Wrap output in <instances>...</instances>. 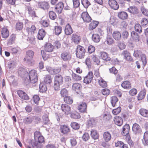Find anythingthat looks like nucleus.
Returning a JSON list of instances; mask_svg holds the SVG:
<instances>
[{
	"label": "nucleus",
	"mask_w": 148,
	"mask_h": 148,
	"mask_svg": "<svg viewBox=\"0 0 148 148\" xmlns=\"http://www.w3.org/2000/svg\"><path fill=\"white\" fill-rule=\"evenodd\" d=\"M131 36L132 39L136 41L137 42L139 40V36L137 33L135 31H132L131 33Z\"/></svg>",
	"instance_id": "obj_35"
},
{
	"label": "nucleus",
	"mask_w": 148,
	"mask_h": 148,
	"mask_svg": "<svg viewBox=\"0 0 148 148\" xmlns=\"http://www.w3.org/2000/svg\"><path fill=\"white\" fill-rule=\"evenodd\" d=\"M127 10L131 14L135 15L138 14L139 12L138 9L135 6L130 7L128 8Z\"/></svg>",
	"instance_id": "obj_11"
},
{
	"label": "nucleus",
	"mask_w": 148,
	"mask_h": 148,
	"mask_svg": "<svg viewBox=\"0 0 148 148\" xmlns=\"http://www.w3.org/2000/svg\"><path fill=\"white\" fill-rule=\"evenodd\" d=\"M118 101V99L115 96H113L110 98V102L113 107L116 106V104Z\"/></svg>",
	"instance_id": "obj_43"
},
{
	"label": "nucleus",
	"mask_w": 148,
	"mask_h": 148,
	"mask_svg": "<svg viewBox=\"0 0 148 148\" xmlns=\"http://www.w3.org/2000/svg\"><path fill=\"white\" fill-rule=\"evenodd\" d=\"M81 39L80 36L77 34H74L72 35L71 40L75 44H78Z\"/></svg>",
	"instance_id": "obj_19"
},
{
	"label": "nucleus",
	"mask_w": 148,
	"mask_h": 148,
	"mask_svg": "<svg viewBox=\"0 0 148 148\" xmlns=\"http://www.w3.org/2000/svg\"><path fill=\"white\" fill-rule=\"evenodd\" d=\"M81 3L85 8H87L91 4L88 0H81Z\"/></svg>",
	"instance_id": "obj_50"
},
{
	"label": "nucleus",
	"mask_w": 148,
	"mask_h": 148,
	"mask_svg": "<svg viewBox=\"0 0 148 148\" xmlns=\"http://www.w3.org/2000/svg\"><path fill=\"white\" fill-rule=\"evenodd\" d=\"M49 15L50 18L51 19L54 20L56 17V13L53 11H50L49 12Z\"/></svg>",
	"instance_id": "obj_62"
},
{
	"label": "nucleus",
	"mask_w": 148,
	"mask_h": 148,
	"mask_svg": "<svg viewBox=\"0 0 148 148\" xmlns=\"http://www.w3.org/2000/svg\"><path fill=\"white\" fill-rule=\"evenodd\" d=\"M71 126L73 129L75 130L78 129L79 127V124L75 122H72L71 124Z\"/></svg>",
	"instance_id": "obj_64"
},
{
	"label": "nucleus",
	"mask_w": 148,
	"mask_h": 148,
	"mask_svg": "<svg viewBox=\"0 0 148 148\" xmlns=\"http://www.w3.org/2000/svg\"><path fill=\"white\" fill-rule=\"evenodd\" d=\"M132 129L133 131L136 134H141L142 133L140 126L136 123L133 124Z\"/></svg>",
	"instance_id": "obj_8"
},
{
	"label": "nucleus",
	"mask_w": 148,
	"mask_h": 148,
	"mask_svg": "<svg viewBox=\"0 0 148 148\" xmlns=\"http://www.w3.org/2000/svg\"><path fill=\"white\" fill-rule=\"evenodd\" d=\"M55 81L58 82L61 84L63 83V79L62 76L58 74L56 75L55 77Z\"/></svg>",
	"instance_id": "obj_37"
},
{
	"label": "nucleus",
	"mask_w": 148,
	"mask_h": 148,
	"mask_svg": "<svg viewBox=\"0 0 148 148\" xmlns=\"http://www.w3.org/2000/svg\"><path fill=\"white\" fill-rule=\"evenodd\" d=\"M122 87L124 89L129 90L131 88L130 82L128 81H124L121 84Z\"/></svg>",
	"instance_id": "obj_28"
},
{
	"label": "nucleus",
	"mask_w": 148,
	"mask_h": 148,
	"mask_svg": "<svg viewBox=\"0 0 148 148\" xmlns=\"http://www.w3.org/2000/svg\"><path fill=\"white\" fill-rule=\"evenodd\" d=\"M114 122L115 124L119 126H121L123 122L122 118L118 116H116L114 117Z\"/></svg>",
	"instance_id": "obj_20"
},
{
	"label": "nucleus",
	"mask_w": 148,
	"mask_h": 148,
	"mask_svg": "<svg viewBox=\"0 0 148 148\" xmlns=\"http://www.w3.org/2000/svg\"><path fill=\"white\" fill-rule=\"evenodd\" d=\"M82 87L81 84L78 83H74L72 86L73 90L78 94L81 93V90Z\"/></svg>",
	"instance_id": "obj_6"
},
{
	"label": "nucleus",
	"mask_w": 148,
	"mask_h": 148,
	"mask_svg": "<svg viewBox=\"0 0 148 148\" xmlns=\"http://www.w3.org/2000/svg\"><path fill=\"white\" fill-rule=\"evenodd\" d=\"M38 4L39 8L45 10H48L50 7L49 3L45 1L38 2Z\"/></svg>",
	"instance_id": "obj_7"
},
{
	"label": "nucleus",
	"mask_w": 148,
	"mask_h": 148,
	"mask_svg": "<svg viewBox=\"0 0 148 148\" xmlns=\"http://www.w3.org/2000/svg\"><path fill=\"white\" fill-rule=\"evenodd\" d=\"M46 85L43 83H41L39 85V91L42 93L45 92L47 90Z\"/></svg>",
	"instance_id": "obj_41"
},
{
	"label": "nucleus",
	"mask_w": 148,
	"mask_h": 148,
	"mask_svg": "<svg viewBox=\"0 0 148 148\" xmlns=\"http://www.w3.org/2000/svg\"><path fill=\"white\" fill-rule=\"evenodd\" d=\"M60 94L62 97H65L68 96V91L65 88H64L60 90Z\"/></svg>",
	"instance_id": "obj_55"
},
{
	"label": "nucleus",
	"mask_w": 148,
	"mask_h": 148,
	"mask_svg": "<svg viewBox=\"0 0 148 148\" xmlns=\"http://www.w3.org/2000/svg\"><path fill=\"white\" fill-rule=\"evenodd\" d=\"M108 4L114 10H117L119 7L118 4L115 0H109Z\"/></svg>",
	"instance_id": "obj_16"
},
{
	"label": "nucleus",
	"mask_w": 148,
	"mask_h": 148,
	"mask_svg": "<svg viewBox=\"0 0 148 148\" xmlns=\"http://www.w3.org/2000/svg\"><path fill=\"white\" fill-rule=\"evenodd\" d=\"M64 101L66 103L71 104L73 102V100L70 96H67L64 98Z\"/></svg>",
	"instance_id": "obj_42"
},
{
	"label": "nucleus",
	"mask_w": 148,
	"mask_h": 148,
	"mask_svg": "<svg viewBox=\"0 0 148 148\" xmlns=\"http://www.w3.org/2000/svg\"><path fill=\"white\" fill-rule=\"evenodd\" d=\"M91 135L92 138L95 140L98 139L99 138V135L97 130H92L91 131Z\"/></svg>",
	"instance_id": "obj_36"
},
{
	"label": "nucleus",
	"mask_w": 148,
	"mask_h": 148,
	"mask_svg": "<svg viewBox=\"0 0 148 148\" xmlns=\"http://www.w3.org/2000/svg\"><path fill=\"white\" fill-rule=\"evenodd\" d=\"M46 34L45 30L42 29L39 30L38 34V38L39 40H42Z\"/></svg>",
	"instance_id": "obj_27"
},
{
	"label": "nucleus",
	"mask_w": 148,
	"mask_h": 148,
	"mask_svg": "<svg viewBox=\"0 0 148 148\" xmlns=\"http://www.w3.org/2000/svg\"><path fill=\"white\" fill-rule=\"evenodd\" d=\"M70 117L72 118L75 119H79L80 116L79 113L76 111H74L71 112Z\"/></svg>",
	"instance_id": "obj_39"
},
{
	"label": "nucleus",
	"mask_w": 148,
	"mask_h": 148,
	"mask_svg": "<svg viewBox=\"0 0 148 148\" xmlns=\"http://www.w3.org/2000/svg\"><path fill=\"white\" fill-rule=\"evenodd\" d=\"M52 78L49 75L46 76L44 79L45 82L47 84H50L52 82Z\"/></svg>",
	"instance_id": "obj_58"
},
{
	"label": "nucleus",
	"mask_w": 148,
	"mask_h": 148,
	"mask_svg": "<svg viewBox=\"0 0 148 148\" xmlns=\"http://www.w3.org/2000/svg\"><path fill=\"white\" fill-rule=\"evenodd\" d=\"M34 138L35 141L31 143V145L34 147L38 146V143H41L44 141V138L39 131H36L34 132Z\"/></svg>",
	"instance_id": "obj_1"
},
{
	"label": "nucleus",
	"mask_w": 148,
	"mask_h": 148,
	"mask_svg": "<svg viewBox=\"0 0 148 148\" xmlns=\"http://www.w3.org/2000/svg\"><path fill=\"white\" fill-rule=\"evenodd\" d=\"M2 37L4 38H7L9 36V32L8 29L6 28H3L1 31Z\"/></svg>",
	"instance_id": "obj_33"
},
{
	"label": "nucleus",
	"mask_w": 148,
	"mask_h": 148,
	"mask_svg": "<svg viewBox=\"0 0 148 148\" xmlns=\"http://www.w3.org/2000/svg\"><path fill=\"white\" fill-rule=\"evenodd\" d=\"M135 29L136 32L140 34L142 32V27L139 24H136L135 26Z\"/></svg>",
	"instance_id": "obj_61"
},
{
	"label": "nucleus",
	"mask_w": 148,
	"mask_h": 148,
	"mask_svg": "<svg viewBox=\"0 0 148 148\" xmlns=\"http://www.w3.org/2000/svg\"><path fill=\"white\" fill-rule=\"evenodd\" d=\"M17 93L19 96L23 99L27 100L29 99L27 95L22 90H18L17 91Z\"/></svg>",
	"instance_id": "obj_18"
},
{
	"label": "nucleus",
	"mask_w": 148,
	"mask_h": 148,
	"mask_svg": "<svg viewBox=\"0 0 148 148\" xmlns=\"http://www.w3.org/2000/svg\"><path fill=\"white\" fill-rule=\"evenodd\" d=\"M130 130V127L128 124H125L123 127V132L122 134L123 136L129 134V132Z\"/></svg>",
	"instance_id": "obj_26"
},
{
	"label": "nucleus",
	"mask_w": 148,
	"mask_h": 148,
	"mask_svg": "<svg viewBox=\"0 0 148 148\" xmlns=\"http://www.w3.org/2000/svg\"><path fill=\"white\" fill-rule=\"evenodd\" d=\"M21 50L20 47H12L11 48V51L12 54H16Z\"/></svg>",
	"instance_id": "obj_56"
},
{
	"label": "nucleus",
	"mask_w": 148,
	"mask_h": 148,
	"mask_svg": "<svg viewBox=\"0 0 148 148\" xmlns=\"http://www.w3.org/2000/svg\"><path fill=\"white\" fill-rule=\"evenodd\" d=\"M45 50L50 52L53 51L54 46L50 43L47 42L44 46Z\"/></svg>",
	"instance_id": "obj_23"
},
{
	"label": "nucleus",
	"mask_w": 148,
	"mask_h": 148,
	"mask_svg": "<svg viewBox=\"0 0 148 148\" xmlns=\"http://www.w3.org/2000/svg\"><path fill=\"white\" fill-rule=\"evenodd\" d=\"M34 54V52L31 50H29L27 51L26 52V58L24 59L25 61L26 60V58H29V59L27 60V61L29 62L28 64H31V61L29 60L32 59L33 58Z\"/></svg>",
	"instance_id": "obj_13"
},
{
	"label": "nucleus",
	"mask_w": 148,
	"mask_h": 148,
	"mask_svg": "<svg viewBox=\"0 0 148 148\" xmlns=\"http://www.w3.org/2000/svg\"><path fill=\"white\" fill-rule=\"evenodd\" d=\"M16 36L14 34H12L10 36L8 43L10 45H12L14 43L15 40Z\"/></svg>",
	"instance_id": "obj_53"
},
{
	"label": "nucleus",
	"mask_w": 148,
	"mask_h": 148,
	"mask_svg": "<svg viewBox=\"0 0 148 148\" xmlns=\"http://www.w3.org/2000/svg\"><path fill=\"white\" fill-rule=\"evenodd\" d=\"M93 76L92 72L90 71L89 72L87 75L84 78V82L88 84L90 83L92 81Z\"/></svg>",
	"instance_id": "obj_12"
},
{
	"label": "nucleus",
	"mask_w": 148,
	"mask_h": 148,
	"mask_svg": "<svg viewBox=\"0 0 148 148\" xmlns=\"http://www.w3.org/2000/svg\"><path fill=\"white\" fill-rule=\"evenodd\" d=\"M27 10L28 14L32 17H36V16L35 12L34 9L30 6L27 7Z\"/></svg>",
	"instance_id": "obj_38"
},
{
	"label": "nucleus",
	"mask_w": 148,
	"mask_h": 148,
	"mask_svg": "<svg viewBox=\"0 0 148 148\" xmlns=\"http://www.w3.org/2000/svg\"><path fill=\"white\" fill-rule=\"evenodd\" d=\"M64 7L63 3L62 2L58 3L56 5L55 9L58 14L61 13Z\"/></svg>",
	"instance_id": "obj_24"
},
{
	"label": "nucleus",
	"mask_w": 148,
	"mask_h": 148,
	"mask_svg": "<svg viewBox=\"0 0 148 148\" xmlns=\"http://www.w3.org/2000/svg\"><path fill=\"white\" fill-rule=\"evenodd\" d=\"M61 109L65 115H68L71 113V107L67 104H62L61 106Z\"/></svg>",
	"instance_id": "obj_5"
},
{
	"label": "nucleus",
	"mask_w": 148,
	"mask_h": 148,
	"mask_svg": "<svg viewBox=\"0 0 148 148\" xmlns=\"http://www.w3.org/2000/svg\"><path fill=\"white\" fill-rule=\"evenodd\" d=\"M118 17L122 20H124L128 18V15L127 13L124 11L119 12L118 13Z\"/></svg>",
	"instance_id": "obj_21"
},
{
	"label": "nucleus",
	"mask_w": 148,
	"mask_h": 148,
	"mask_svg": "<svg viewBox=\"0 0 148 148\" xmlns=\"http://www.w3.org/2000/svg\"><path fill=\"white\" fill-rule=\"evenodd\" d=\"M36 29L35 26L32 25L31 27H27L26 28V31L29 34H32L34 33V31H35Z\"/></svg>",
	"instance_id": "obj_44"
},
{
	"label": "nucleus",
	"mask_w": 148,
	"mask_h": 148,
	"mask_svg": "<svg viewBox=\"0 0 148 148\" xmlns=\"http://www.w3.org/2000/svg\"><path fill=\"white\" fill-rule=\"evenodd\" d=\"M98 82L100 86L102 87H106L107 86V82L102 78H101L99 80Z\"/></svg>",
	"instance_id": "obj_51"
},
{
	"label": "nucleus",
	"mask_w": 148,
	"mask_h": 148,
	"mask_svg": "<svg viewBox=\"0 0 148 148\" xmlns=\"http://www.w3.org/2000/svg\"><path fill=\"white\" fill-rule=\"evenodd\" d=\"M100 57L105 61H110L111 60V58L108 56V53L105 52L101 51L100 53Z\"/></svg>",
	"instance_id": "obj_17"
},
{
	"label": "nucleus",
	"mask_w": 148,
	"mask_h": 148,
	"mask_svg": "<svg viewBox=\"0 0 148 148\" xmlns=\"http://www.w3.org/2000/svg\"><path fill=\"white\" fill-rule=\"evenodd\" d=\"M60 131L64 134H66L70 132L71 130L69 126L67 125H60Z\"/></svg>",
	"instance_id": "obj_10"
},
{
	"label": "nucleus",
	"mask_w": 148,
	"mask_h": 148,
	"mask_svg": "<svg viewBox=\"0 0 148 148\" xmlns=\"http://www.w3.org/2000/svg\"><path fill=\"white\" fill-rule=\"evenodd\" d=\"M146 93V90L143 89L140 91L137 96V99L138 100H141L143 99L145 97Z\"/></svg>",
	"instance_id": "obj_25"
},
{
	"label": "nucleus",
	"mask_w": 148,
	"mask_h": 148,
	"mask_svg": "<svg viewBox=\"0 0 148 148\" xmlns=\"http://www.w3.org/2000/svg\"><path fill=\"white\" fill-rule=\"evenodd\" d=\"M72 77L73 79L76 81H79L82 79V77L75 73H73Z\"/></svg>",
	"instance_id": "obj_52"
},
{
	"label": "nucleus",
	"mask_w": 148,
	"mask_h": 148,
	"mask_svg": "<svg viewBox=\"0 0 148 148\" xmlns=\"http://www.w3.org/2000/svg\"><path fill=\"white\" fill-rule=\"evenodd\" d=\"M112 118V116L108 114H105L103 116V119L106 121L110 120Z\"/></svg>",
	"instance_id": "obj_63"
},
{
	"label": "nucleus",
	"mask_w": 148,
	"mask_h": 148,
	"mask_svg": "<svg viewBox=\"0 0 148 148\" xmlns=\"http://www.w3.org/2000/svg\"><path fill=\"white\" fill-rule=\"evenodd\" d=\"M125 140L131 146H132L133 145V142L131 139L130 136L129 134H128L125 135Z\"/></svg>",
	"instance_id": "obj_46"
},
{
	"label": "nucleus",
	"mask_w": 148,
	"mask_h": 148,
	"mask_svg": "<svg viewBox=\"0 0 148 148\" xmlns=\"http://www.w3.org/2000/svg\"><path fill=\"white\" fill-rule=\"evenodd\" d=\"M92 60L97 65H99L100 64V60L98 58L96 55H93L92 56Z\"/></svg>",
	"instance_id": "obj_59"
},
{
	"label": "nucleus",
	"mask_w": 148,
	"mask_h": 148,
	"mask_svg": "<svg viewBox=\"0 0 148 148\" xmlns=\"http://www.w3.org/2000/svg\"><path fill=\"white\" fill-rule=\"evenodd\" d=\"M125 140L131 146H132L133 145V142L131 139L130 136L129 134H128L125 135Z\"/></svg>",
	"instance_id": "obj_47"
},
{
	"label": "nucleus",
	"mask_w": 148,
	"mask_h": 148,
	"mask_svg": "<svg viewBox=\"0 0 148 148\" xmlns=\"http://www.w3.org/2000/svg\"><path fill=\"white\" fill-rule=\"evenodd\" d=\"M111 135L108 132H105L103 134V138L106 142H108L110 140Z\"/></svg>",
	"instance_id": "obj_32"
},
{
	"label": "nucleus",
	"mask_w": 148,
	"mask_h": 148,
	"mask_svg": "<svg viewBox=\"0 0 148 148\" xmlns=\"http://www.w3.org/2000/svg\"><path fill=\"white\" fill-rule=\"evenodd\" d=\"M33 120V117L29 116L25 118L24 119L23 121L25 124H28L31 123Z\"/></svg>",
	"instance_id": "obj_48"
},
{
	"label": "nucleus",
	"mask_w": 148,
	"mask_h": 148,
	"mask_svg": "<svg viewBox=\"0 0 148 148\" xmlns=\"http://www.w3.org/2000/svg\"><path fill=\"white\" fill-rule=\"evenodd\" d=\"M64 31L66 35H69L73 33V30L69 24L66 25Z\"/></svg>",
	"instance_id": "obj_22"
},
{
	"label": "nucleus",
	"mask_w": 148,
	"mask_h": 148,
	"mask_svg": "<svg viewBox=\"0 0 148 148\" xmlns=\"http://www.w3.org/2000/svg\"><path fill=\"white\" fill-rule=\"evenodd\" d=\"M81 17L84 21L87 23L90 22L92 20L91 17L87 12H83L81 14Z\"/></svg>",
	"instance_id": "obj_14"
},
{
	"label": "nucleus",
	"mask_w": 148,
	"mask_h": 148,
	"mask_svg": "<svg viewBox=\"0 0 148 148\" xmlns=\"http://www.w3.org/2000/svg\"><path fill=\"white\" fill-rule=\"evenodd\" d=\"M87 105L84 102H82L78 106V110L81 113H84L86 112Z\"/></svg>",
	"instance_id": "obj_9"
},
{
	"label": "nucleus",
	"mask_w": 148,
	"mask_h": 148,
	"mask_svg": "<svg viewBox=\"0 0 148 148\" xmlns=\"http://www.w3.org/2000/svg\"><path fill=\"white\" fill-rule=\"evenodd\" d=\"M61 57L64 61H68L70 60L71 56L69 52L64 51L61 53Z\"/></svg>",
	"instance_id": "obj_15"
},
{
	"label": "nucleus",
	"mask_w": 148,
	"mask_h": 148,
	"mask_svg": "<svg viewBox=\"0 0 148 148\" xmlns=\"http://www.w3.org/2000/svg\"><path fill=\"white\" fill-rule=\"evenodd\" d=\"M123 61L117 58H112L111 61V63L113 65H118L122 63Z\"/></svg>",
	"instance_id": "obj_45"
},
{
	"label": "nucleus",
	"mask_w": 148,
	"mask_h": 148,
	"mask_svg": "<svg viewBox=\"0 0 148 148\" xmlns=\"http://www.w3.org/2000/svg\"><path fill=\"white\" fill-rule=\"evenodd\" d=\"M92 40L95 42H98L101 38L99 35L97 34H93L92 36Z\"/></svg>",
	"instance_id": "obj_40"
},
{
	"label": "nucleus",
	"mask_w": 148,
	"mask_h": 148,
	"mask_svg": "<svg viewBox=\"0 0 148 148\" xmlns=\"http://www.w3.org/2000/svg\"><path fill=\"white\" fill-rule=\"evenodd\" d=\"M112 36L113 38L116 40H119L121 38V34L118 31H114L113 33Z\"/></svg>",
	"instance_id": "obj_30"
},
{
	"label": "nucleus",
	"mask_w": 148,
	"mask_h": 148,
	"mask_svg": "<svg viewBox=\"0 0 148 148\" xmlns=\"http://www.w3.org/2000/svg\"><path fill=\"white\" fill-rule=\"evenodd\" d=\"M139 112L142 116L144 117L148 118V110L143 108H141L139 110Z\"/></svg>",
	"instance_id": "obj_34"
},
{
	"label": "nucleus",
	"mask_w": 148,
	"mask_h": 148,
	"mask_svg": "<svg viewBox=\"0 0 148 148\" xmlns=\"http://www.w3.org/2000/svg\"><path fill=\"white\" fill-rule=\"evenodd\" d=\"M29 76L30 82L34 83L38 80L37 74L35 70H32L29 71Z\"/></svg>",
	"instance_id": "obj_4"
},
{
	"label": "nucleus",
	"mask_w": 148,
	"mask_h": 148,
	"mask_svg": "<svg viewBox=\"0 0 148 148\" xmlns=\"http://www.w3.org/2000/svg\"><path fill=\"white\" fill-rule=\"evenodd\" d=\"M62 28L60 26H56L55 27V33L56 35H58L62 32Z\"/></svg>",
	"instance_id": "obj_49"
},
{
	"label": "nucleus",
	"mask_w": 148,
	"mask_h": 148,
	"mask_svg": "<svg viewBox=\"0 0 148 148\" xmlns=\"http://www.w3.org/2000/svg\"><path fill=\"white\" fill-rule=\"evenodd\" d=\"M87 125L89 127L94 126L96 124L95 122L93 119L88 120L87 121Z\"/></svg>",
	"instance_id": "obj_54"
},
{
	"label": "nucleus",
	"mask_w": 148,
	"mask_h": 148,
	"mask_svg": "<svg viewBox=\"0 0 148 148\" xmlns=\"http://www.w3.org/2000/svg\"><path fill=\"white\" fill-rule=\"evenodd\" d=\"M99 23V22L93 21L90 24L88 29L90 30H93L95 28Z\"/></svg>",
	"instance_id": "obj_29"
},
{
	"label": "nucleus",
	"mask_w": 148,
	"mask_h": 148,
	"mask_svg": "<svg viewBox=\"0 0 148 148\" xmlns=\"http://www.w3.org/2000/svg\"><path fill=\"white\" fill-rule=\"evenodd\" d=\"M114 42L113 39L112 37L110 36H108L106 40L105 41V42H106L108 45H110L112 44Z\"/></svg>",
	"instance_id": "obj_57"
},
{
	"label": "nucleus",
	"mask_w": 148,
	"mask_h": 148,
	"mask_svg": "<svg viewBox=\"0 0 148 148\" xmlns=\"http://www.w3.org/2000/svg\"><path fill=\"white\" fill-rule=\"evenodd\" d=\"M133 56L136 58H139L140 57L141 60L143 65H146L147 60L145 55L142 54V52L140 50L134 51Z\"/></svg>",
	"instance_id": "obj_3"
},
{
	"label": "nucleus",
	"mask_w": 148,
	"mask_h": 148,
	"mask_svg": "<svg viewBox=\"0 0 148 148\" xmlns=\"http://www.w3.org/2000/svg\"><path fill=\"white\" fill-rule=\"evenodd\" d=\"M142 141L143 144L145 145L148 146V131H146L144 133Z\"/></svg>",
	"instance_id": "obj_31"
},
{
	"label": "nucleus",
	"mask_w": 148,
	"mask_h": 148,
	"mask_svg": "<svg viewBox=\"0 0 148 148\" xmlns=\"http://www.w3.org/2000/svg\"><path fill=\"white\" fill-rule=\"evenodd\" d=\"M137 93V90L135 88H132L129 92V94L131 96H134L136 95Z\"/></svg>",
	"instance_id": "obj_60"
},
{
	"label": "nucleus",
	"mask_w": 148,
	"mask_h": 148,
	"mask_svg": "<svg viewBox=\"0 0 148 148\" xmlns=\"http://www.w3.org/2000/svg\"><path fill=\"white\" fill-rule=\"evenodd\" d=\"M76 54L77 57L79 58H84L86 52L84 48L81 45H78L76 49Z\"/></svg>",
	"instance_id": "obj_2"
}]
</instances>
